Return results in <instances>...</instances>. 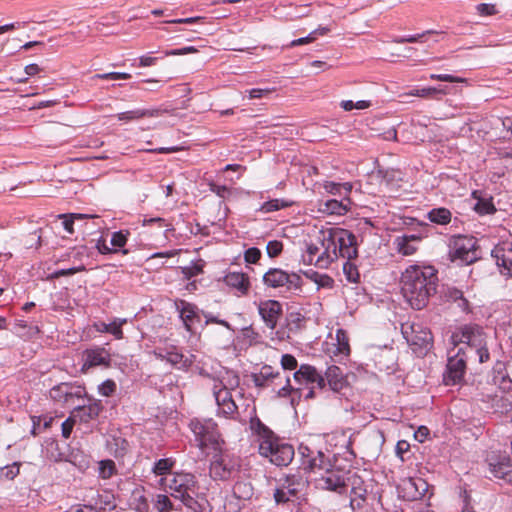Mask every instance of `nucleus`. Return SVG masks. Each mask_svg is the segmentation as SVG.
Segmentation results:
<instances>
[{"label":"nucleus","instance_id":"f257e3e1","mask_svg":"<svg viewBox=\"0 0 512 512\" xmlns=\"http://www.w3.org/2000/svg\"><path fill=\"white\" fill-rule=\"evenodd\" d=\"M401 293L413 309L424 308L437 291L438 271L431 265L413 264L401 274Z\"/></svg>","mask_w":512,"mask_h":512},{"label":"nucleus","instance_id":"f03ea898","mask_svg":"<svg viewBox=\"0 0 512 512\" xmlns=\"http://www.w3.org/2000/svg\"><path fill=\"white\" fill-rule=\"evenodd\" d=\"M302 459V467L309 471H323L324 473L315 480V486L321 490L343 493L347 487L349 472L342 469H334L330 455L321 450H315L308 445L301 444L298 448Z\"/></svg>","mask_w":512,"mask_h":512},{"label":"nucleus","instance_id":"7ed1b4c3","mask_svg":"<svg viewBox=\"0 0 512 512\" xmlns=\"http://www.w3.org/2000/svg\"><path fill=\"white\" fill-rule=\"evenodd\" d=\"M320 254L316 259V267L327 269L339 258L354 260L358 256L356 237L349 230L330 228L320 231Z\"/></svg>","mask_w":512,"mask_h":512},{"label":"nucleus","instance_id":"20e7f679","mask_svg":"<svg viewBox=\"0 0 512 512\" xmlns=\"http://www.w3.org/2000/svg\"><path fill=\"white\" fill-rule=\"evenodd\" d=\"M162 484L172 497L180 500L185 506L192 508L196 503L195 497L198 495L199 486L193 474L174 473L162 479Z\"/></svg>","mask_w":512,"mask_h":512},{"label":"nucleus","instance_id":"39448f33","mask_svg":"<svg viewBox=\"0 0 512 512\" xmlns=\"http://www.w3.org/2000/svg\"><path fill=\"white\" fill-rule=\"evenodd\" d=\"M450 343L464 345L467 354L474 353L477 355L480 363L489 360V351L486 347L484 334L477 326L465 325L459 328L452 333Z\"/></svg>","mask_w":512,"mask_h":512},{"label":"nucleus","instance_id":"423d86ee","mask_svg":"<svg viewBox=\"0 0 512 512\" xmlns=\"http://www.w3.org/2000/svg\"><path fill=\"white\" fill-rule=\"evenodd\" d=\"M189 427L195 437L198 447L201 450L208 447H211L214 450L220 449L223 440L221 439L217 424L213 419L194 418L190 421Z\"/></svg>","mask_w":512,"mask_h":512},{"label":"nucleus","instance_id":"0eeeda50","mask_svg":"<svg viewBox=\"0 0 512 512\" xmlns=\"http://www.w3.org/2000/svg\"><path fill=\"white\" fill-rule=\"evenodd\" d=\"M241 459L228 453L215 455L210 464V476L214 480L228 481L239 476Z\"/></svg>","mask_w":512,"mask_h":512},{"label":"nucleus","instance_id":"6e6552de","mask_svg":"<svg viewBox=\"0 0 512 512\" xmlns=\"http://www.w3.org/2000/svg\"><path fill=\"white\" fill-rule=\"evenodd\" d=\"M453 347L448 350V362L444 381L447 385L459 383L465 374L467 351L462 344H452Z\"/></svg>","mask_w":512,"mask_h":512},{"label":"nucleus","instance_id":"1a4fd4ad","mask_svg":"<svg viewBox=\"0 0 512 512\" xmlns=\"http://www.w3.org/2000/svg\"><path fill=\"white\" fill-rule=\"evenodd\" d=\"M263 283L270 288H284L287 292L298 293L302 288L301 276L297 273H288L280 268H270L263 275Z\"/></svg>","mask_w":512,"mask_h":512},{"label":"nucleus","instance_id":"9d476101","mask_svg":"<svg viewBox=\"0 0 512 512\" xmlns=\"http://www.w3.org/2000/svg\"><path fill=\"white\" fill-rule=\"evenodd\" d=\"M401 332L408 345L414 352H424L432 344V334L421 323L406 322L401 326Z\"/></svg>","mask_w":512,"mask_h":512},{"label":"nucleus","instance_id":"9b49d317","mask_svg":"<svg viewBox=\"0 0 512 512\" xmlns=\"http://www.w3.org/2000/svg\"><path fill=\"white\" fill-rule=\"evenodd\" d=\"M306 481L296 475L287 476L274 492L275 501L280 503L295 502L301 498Z\"/></svg>","mask_w":512,"mask_h":512},{"label":"nucleus","instance_id":"f8f14e48","mask_svg":"<svg viewBox=\"0 0 512 512\" xmlns=\"http://www.w3.org/2000/svg\"><path fill=\"white\" fill-rule=\"evenodd\" d=\"M250 428L259 437L260 455L265 458L273 456L276 452L275 448L280 445L281 440L257 417L251 418Z\"/></svg>","mask_w":512,"mask_h":512},{"label":"nucleus","instance_id":"ddd939ff","mask_svg":"<svg viewBox=\"0 0 512 512\" xmlns=\"http://www.w3.org/2000/svg\"><path fill=\"white\" fill-rule=\"evenodd\" d=\"M449 255L452 261L459 260L466 264L474 262L477 258L475 239L465 236L456 237L450 243Z\"/></svg>","mask_w":512,"mask_h":512},{"label":"nucleus","instance_id":"4468645a","mask_svg":"<svg viewBox=\"0 0 512 512\" xmlns=\"http://www.w3.org/2000/svg\"><path fill=\"white\" fill-rule=\"evenodd\" d=\"M429 485L421 477H407L400 481L397 486L399 497L406 501H417L425 497Z\"/></svg>","mask_w":512,"mask_h":512},{"label":"nucleus","instance_id":"2eb2a0df","mask_svg":"<svg viewBox=\"0 0 512 512\" xmlns=\"http://www.w3.org/2000/svg\"><path fill=\"white\" fill-rule=\"evenodd\" d=\"M87 256H88L87 255V248L85 246L74 247V248L70 249L69 251H67L66 253L61 255L58 261L59 262L70 261V262L73 263V266L69 267L67 269L56 270L52 274V278H59V277H62V276H69V275H73L75 273L84 271L86 268H85V265L83 263V260Z\"/></svg>","mask_w":512,"mask_h":512},{"label":"nucleus","instance_id":"dca6fc26","mask_svg":"<svg viewBox=\"0 0 512 512\" xmlns=\"http://www.w3.org/2000/svg\"><path fill=\"white\" fill-rule=\"evenodd\" d=\"M174 305L185 329L193 333L195 326L201 322L199 308L183 299L175 300Z\"/></svg>","mask_w":512,"mask_h":512},{"label":"nucleus","instance_id":"f3484780","mask_svg":"<svg viewBox=\"0 0 512 512\" xmlns=\"http://www.w3.org/2000/svg\"><path fill=\"white\" fill-rule=\"evenodd\" d=\"M85 390L81 386H75L70 383H60L51 388L49 394L51 399L64 404L73 403L74 398L83 397Z\"/></svg>","mask_w":512,"mask_h":512},{"label":"nucleus","instance_id":"a211bd4d","mask_svg":"<svg viewBox=\"0 0 512 512\" xmlns=\"http://www.w3.org/2000/svg\"><path fill=\"white\" fill-rule=\"evenodd\" d=\"M258 312L265 325L273 330L276 328L278 320L282 315V305L276 300H264L259 303Z\"/></svg>","mask_w":512,"mask_h":512},{"label":"nucleus","instance_id":"6ab92c4d","mask_svg":"<svg viewBox=\"0 0 512 512\" xmlns=\"http://www.w3.org/2000/svg\"><path fill=\"white\" fill-rule=\"evenodd\" d=\"M293 377L300 385H315L321 390L325 388V378L314 366L308 364L301 365Z\"/></svg>","mask_w":512,"mask_h":512},{"label":"nucleus","instance_id":"aec40b11","mask_svg":"<svg viewBox=\"0 0 512 512\" xmlns=\"http://www.w3.org/2000/svg\"><path fill=\"white\" fill-rule=\"evenodd\" d=\"M491 254L499 267L508 273L512 272V241L507 240L498 243Z\"/></svg>","mask_w":512,"mask_h":512},{"label":"nucleus","instance_id":"412c9836","mask_svg":"<svg viewBox=\"0 0 512 512\" xmlns=\"http://www.w3.org/2000/svg\"><path fill=\"white\" fill-rule=\"evenodd\" d=\"M325 382L327 381L330 389L334 392L340 393L348 387V381L338 366H330L325 372Z\"/></svg>","mask_w":512,"mask_h":512},{"label":"nucleus","instance_id":"4be33fe9","mask_svg":"<svg viewBox=\"0 0 512 512\" xmlns=\"http://www.w3.org/2000/svg\"><path fill=\"white\" fill-rule=\"evenodd\" d=\"M84 357L83 369L96 366H108L111 361L109 352L100 347L86 350Z\"/></svg>","mask_w":512,"mask_h":512},{"label":"nucleus","instance_id":"5701e85b","mask_svg":"<svg viewBox=\"0 0 512 512\" xmlns=\"http://www.w3.org/2000/svg\"><path fill=\"white\" fill-rule=\"evenodd\" d=\"M489 469L496 478H505L512 473V461L507 455H499L489 460Z\"/></svg>","mask_w":512,"mask_h":512},{"label":"nucleus","instance_id":"b1692460","mask_svg":"<svg viewBox=\"0 0 512 512\" xmlns=\"http://www.w3.org/2000/svg\"><path fill=\"white\" fill-rule=\"evenodd\" d=\"M351 207V200L347 196H343L341 200L330 199L320 206V211L330 215H344Z\"/></svg>","mask_w":512,"mask_h":512},{"label":"nucleus","instance_id":"393cba45","mask_svg":"<svg viewBox=\"0 0 512 512\" xmlns=\"http://www.w3.org/2000/svg\"><path fill=\"white\" fill-rule=\"evenodd\" d=\"M276 452L269 458L270 462L276 466H287L294 457V448L288 443L281 441L279 446H276Z\"/></svg>","mask_w":512,"mask_h":512},{"label":"nucleus","instance_id":"a878e982","mask_svg":"<svg viewBox=\"0 0 512 512\" xmlns=\"http://www.w3.org/2000/svg\"><path fill=\"white\" fill-rule=\"evenodd\" d=\"M420 241V237L417 235H403L395 239V245L397 251L403 256L413 255L417 250V243Z\"/></svg>","mask_w":512,"mask_h":512},{"label":"nucleus","instance_id":"bb28decb","mask_svg":"<svg viewBox=\"0 0 512 512\" xmlns=\"http://www.w3.org/2000/svg\"><path fill=\"white\" fill-rule=\"evenodd\" d=\"M101 410V404L99 402H93L88 405L76 407L72 412V416L73 418H79L82 422H88L98 417Z\"/></svg>","mask_w":512,"mask_h":512},{"label":"nucleus","instance_id":"cd10ccee","mask_svg":"<svg viewBox=\"0 0 512 512\" xmlns=\"http://www.w3.org/2000/svg\"><path fill=\"white\" fill-rule=\"evenodd\" d=\"M159 356L179 369H187L193 363V359L184 357L175 347L165 350L164 354L159 353Z\"/></svg>","mask_w":512,"mask_h":512},{"label":"nucleus","instance_id":"c85d7f7f","mask_svg":"<svg viewBox=\"0 0 512 512\" xmlns=\"http://www.w3.org/2000/svg\"><path fill=\"white\" fill-rule=\"evenodd\" d=\"M225 283L232 288H235L241 294H246L249 290V278L242 272H230L224 278Z\"/></svg>","mask_w":512,"mask_h":512},{"label":"nucleus","instance_id":"c756f323","mask_svg":"<svg viewBox=\"0 0 512 512\" xmlns=\"http://www.w3.org/2000/svg\"><path fill=\"white\" fill-rule=\"evenodd\" d=\"M472 197L476 200L474 210L480 215L493 214L496 208L493 204L492 197L483 195L481 191H473Z\"/></svg>","mask_w":512,"mask_h":512},{"label":"nucleus","instance_id":"7c9ffc66","mask_svg":"<svg viewBox=\"0 0 512 512\" xmlns=\"http://www.w3.org/2000/svg\"><path fill=\"white\" fill-rule=\"evenodd\" d=\"M162 113V110L159 108L153 109H135L131 111L121 112L117 114V118L119 121H133L138 120L145 117H158Z\"/></svg>","mask_w":512,"mask_h":512},{"label":"nucleus","instance_id":"2f4dec72","mask_svg":"<svg viewBox=\"0 0 512 512\" xmlns=\"http://www.w3.org/2000/svg\"><path fill=\"white\" fill-rule=\"evenodd\" d=\"M279 376V372H274L271 366H263L258 373L252 375V381L257 387H266L269 382Z\"/></svg>","mask_w":512,"mask_h":512},{"label":"nucleus","instance_id":"473e14b6","mask_svg":"<svg viewBox=\"0 0 512 512\" xmlns=\"http://www.w3.org/2000/svg\"><path fill=\"white\" fill-rule=\"evenodd\" d=\"M426 217L431 223L443 226L451 222L452 213L445 207H438L428 211Z\"/></svg>","mask_w":512,"mask_h":512},{"label":"nucleus","instance_id":"72a5a7b5","mask_svg":"<svg viewBox=\"0 0 512 512\" xmlns=\"http://www.w3.org/2000/svg\"><path fill=\"white\" fill-rule=\"evenodd\" d=\"M445 297L448 301L454 302L464 312H469V301L464 296L463 291L455 287H447L445 290Z\"/></svg>","mask_w":512,"mask_h":512},{"label":"nucleus","instance_id":"f704fd0d","mask_svg":"<svg viewBox=\"0 0 512 512\" xmlns=\"http://www.w3.org/2000/svg\"><path fill=\"white\" fill-rule=\"evenodd\" d=\"M307 279L311 280L317 285V289H331L334 286V280L327 274H321L314 270H308L304 272Z\"/></svg>","mask_w":512,"mask_h":512},{"label":"nucleus","instance_id":"c9c22d12","mask_svg":"<svg viewBox=\"0 0 512 512\" xmlns=\"http://www.w3.org/2000/svg\"><path fill=\"white\" fill-rule=\"evenodd\" d=\"M58 218L62 220L61 224H62L64 230L69 234H73L74 233L73 225L76 220L92 219V218H97V216L91 215V214L71 213V214L58 215Z\"/></svg>","mask_w":512,"mask_h":512},{"label":"nucleus","instance_id":"e433bc0d","mask_svg":"<svg viewBox=\"0 0 512 512\" xmlns=\"http://www.w3.org/2000/svg\"><path fill=\"white\" fill-rule=\"evenodd\" d=\"M212 390L218 408L233 399L230 390L220 381L214 382Z\"/></svg>","mask_w":512,"mask_h":512},{"label":"nucleus","instance_id":"4c0bfd02","mask_svg":"<svg viewBox=\"0 0 512 512\" xmlns=\"http://www.w3.org/2000/svg\"><path fill=\"white\" fill-rule=\"evenodd\" d=\"M336 356L348 357L350 354L349 338L345 330L338 329L336 331Z\"/></svg>","mask_w":512,"mask_h":512},{"label":"nucleus","instance_id":"58836bf2","mask_svg":"<svg viewBox=\"0 0 512 512\" xmlns=\"http://www.w3.org/2000/svg\"><path fill=\"white\" fill-rule=\"evenodd\" d=\"M325 441L329 445H334L335 447L340 446L347 450L351 448V439L346 435L345 432H334L325 435Z\"/></svg>","mask_w":512,"mask_h":512},{"label":"nucleus","instance_id":"ea45409f","mask_svg":"<svg viewBox=\"0 0 512 512\" xmlns=\"http://www.w3.org/2000/svg\"><path fill=\"white\" fill-rule=\"evenodd\" d=\"M292 205H294V201L289 199H272L264 202L259 210L263 213H271L280 209L291 207Z\"/></svg>","mask_w":512,"mask_h":512},{"label":"nucleus","instance_id":"a19ab883","mask_svg":"<svg viewBox=\"0 0 512 512\" xmlns=\"http://www.w3.org/2000/svg\"><path fill=\"white\" fill-rule=\"evenodd\" d=\"M232 491L233 495L239 500H249L254 494L251 483L245 481H237Z\"/></svg>","mask_w":512,"mask_h":512},{"label":"nucleus","instance_id":"79ce46f5","mask_svg":"<svg viewBox=\"0 0 512 512\" xmlns=\"http://www.w3.org/2000/svg\"><path fill=\"white\" fill-rule=\"evenodd\" d=\"M323 187L327 193L339 196H347L352 190V185L348 182L341 184L332 181H326L323 184Z\"/></svg>","mask_w":512,"mask_h":512},{"label":"nucleus","instance_id":"37998d69","mask_svg":"<svg viewBox=\"0 0 512 512\" xmlns=\"http://www.w3.org/2000/svg\"><path fill=\"white\" fill-rule=\"evenodd\" d=\"M320 247L317 244L309 243L306 244V249L302 253V261L306 265H315L317 256L320 254Z\"/></svg>","mask_w":512,"mask_h":512},{"label":"nucleus","instance_id":"c03bdc74","mask_svg":"<svg viewBox=\"0 0 512 512\" xmlns=\"http://www.w3.org/2000/svg\"><path fill=\"white\" fill-rule=\"evenodd\" d=\"M117 472L116 465L113 460H101L98 463V474L102 479H109Z\"/></svg>","mask_w":512,"mask_h":512},{"label":"nucleus","instance_id":"a18cd8bd","mask_svg":"<svg viewBox=\"0 0 512 512\" xmlns=\"http://www.w3.org/2000/svg\"><path fill=\"white\" fill-rule=\"evenodd\" d=\"M175 461L172 458H162L155 462L152 471L155 475L163 476L171 471Z\"/></svg>","mask_w":512,"mask_h":512},{"label":"nucleus","instance_id":"49530a36","mask_svg":"<svg viewBox=\"0 0 512 512\" xmlns=\"http://www.w3.org/2000/svg\"><path fill=\"white\" fill-rule=\"evenodd\" d=\"M217 415L228 419H236L238 415V407L232 399L230 402L222 405L217 409Z\"/></svg>","mask_w":512,"mask_h":512},{"label":"nucleus","instance_id":"de8ad7c7","mask_svg":"<svg viewBox=\"0 0 512 512\" xmlns=\"http://www.w3.org/2000/svg\"><path fill=\"white\" fill-rule=\"evenodd\" d=\"M343 272L349 282H359L360 275L357 266L352 262V260L346 259V262L343 264Z\"/></svg>","mask_w":512,"mask_h":512},{"label":"nucleus","instance_id":"09e8293b","mask_svg":"<svg viewBox=\"0 0 512 512\" xmlns=\"http://www.w3.org/2000/svg\"><path fill=\"white\" fill-rule=\"evenodd\" d=\"M128 446V442L121 437H114L109 443V447L116 457L123 456L127 452Z\"/></svg>","mask_w":512,"mask_h":512},{"label":"nucleus","instance_id":"8fccbe9b","mask_svg":"<svg viewBox=\"0 0 512 512\" xmlns=\"http://www.w3.org/2000/svg\"><path fill=\"white\" fill-rule=\"evenodd\" d=\"M438 93L445 94V90L441 87H425L421 89H414L411 92H409L408 95L417 96L421 98H428Z\"/></svg>","mask_w":512,"mask_h":512},{"label":"nucleus","instance_id":"3c124183","mask_svg":"<svg viewBox=\"0 0 512 512\" xmlns=\"http://www.w3.org/2000/svg\"><path fill=\"white\" fill-rule=\"evenodd\" d=\"M20 462H14L10 465H6L0 469V477L7 479V480H13L15 477H17L20 473Z\"/></svg>","mask_w":512,"mask_h":512},{"label":"nucleus","instance_id":"603ef678","mask_svg":"<svg viewBox=\"0 0 512 512\" xmlns=\"http://www.w3.org/2000/svg\"><path fill=\"white\" fill-rule=\"evenodd\" d=\"M126 323L127 319L125 318H115L111 323H108V333L112 334L116 339H122V326Z\"/></svg>","mask_w":512,"mask_h":512},{"label":"nucleus","instance_id":"864d4df0","mask_svg":"<svg viewBox=\"0 0 512 512\" xmlns=\"http://www.w3.org/2000/svg\"><path fill=\"white\" fill-rule=\"evenodd\" d=\"M154 506L159 512H169L173 510V504L170 498L164 494H158L155 497Z\"/></svg>","mask_w":512,"mask_h":512},{"label":"nucleus","instance_id":"5fc2aeb1","mask_svg":"<svg viewBox=\"0 0 512 512\" xmlns=\"http://www.w3.org/2000/svg\"><path fill=\"white\" fill-rule=\"evenodd\" d=\"M340 106L345 111H351L353 109L364 110L371 106V102L367 100H359L357 102H353L352 100H343L341 101Z\"/></svg>","mask_w":512,"mask_h":512},{"label":"nucleus","instance_id":"6e6d98bb","mask_svg":"<svg viewBox=\"0 0 512 512\" xmlns=\"http://www.w3.org/2000/svg\"><path fill=\"white\" fill-rule=\"evenodd\" d=\"M129 234V231L123 230L114 232L111 236V245L115 247V249L124 247L127 243Z\"/></svg>","mask_w":512,"mask_h":512},{"label":"nucleus","instance_id":"4d7b16f0","mask_svg":"<svg viewBox=\"0 0 512 512\" xmlns=\"http://www.w3.org/2000/svg\"><path fill=\"white\" fill-rule=\"evenodd\" d=\"M93 78L103 79V80H108V79L126 80V79L131 78V74L126 73V72H109V73H103V74H96L93 76Z\"/></svg>","mask_w":512,"mask_h":512},{"label":"nucleus","instance_id":"13d9d810","mask_svg":"<svg viewBox=\"0 0 512 512\" xmlns=\"http://www.w3.org/2000/svg\"><path fill=\"white\" fill-rule=\"evenodd\" d=\"M116 391V383L113 380H106L98 386V392L105 397L111 396Z\"/></svg>","mask_w":512,"mask_h":512},{"label":"nucleus","instance_id":"bf43d9fd","mask_svg":"<svg viewBox=\"0 0 512 512\" xmlns=\"http://www.w3.org/2000/svg\"><path fill=\"white\" fill-rule=\"evenodd\" d=\"M283 249V244L280 241H269L266 246V251L269 257H277Z\"/></svg>","mask_w":512,"mask_h":512},{"label":"nucleus","instance_id":"052dcab7","mask_svg":"<svg viewBox=\"0 0 512 512\" xmlns=\"http://www.w3.org/2000/svg\"><path fill=\"white\" fill-rule=\"evenodd\" d=\"M429 77L431 80L445 81L451 83H463L466 81V79L464 78L453 76L450 74H431Z\"/></svg>","mask_w":512,"mask_h":512},{"label":"nucleus","instance_id":"680f3d73","mask_svg":"<svg viewBox=\"0 0 512 512\" xmlns=\"http://www.w3.org/2000/svg\"><path fill=\"white\" fill-rule=\"evenodd\" d=\"M297 360L291 354H284L281 357V366L285 370H294L297 368Z\"/></svg>","mask_w":512,"mask_h":512},{"label":"nucleus","instance_id":"e2e57ef3","mask_svg":"<svg viewBox=\"0 0 512 512\" xmlns=\"http://www.w3.org/2000/svg\"><path fill=\"white\" fill-rule=\"evenodd\" d=\"M261 257V252L258 248L251 247L245 251L244 259L247 263L254 264Z\"/></svg>","mask_w":512,"mask_h":512},{"label":"nucleus","instance_id":"0e129e2a","mask_svg":"<svg viewBox=\"0 0 512 512\" xmlns=\"http://www.w3.org/2000/svg\"><path fill=\"white\" fill-rule=\"evenodd\" d=\"M477 12L482 16H491L496 14V8L493 4L481 3L476 6Z\"/></svg>","mask_w":512,"mask_h":512},{"label":"nucleus","instance_id":"69168bd1","mask_svg":"<svg viewBox=\"0 0 512 512\" xmlns=\"http://www.w3.org/2000/svg\"><path fill=\"white\" fill-rule=\"evenodd\" d=\"M75 419L76 418H73V416L71 415V417H69L62 423V436L64 438L68 439L70 437L75 423Z\"/></svg>","mask_w":512,"mask_h":512},{"label":"nucleus","instance_id":"338daca9","mask_svg":"<svg viewBox=\"0 0 512 512\" xmlns=\"http://www.w3.org/2000/svg\"><path fill=\"white\" fill-rule=\"evenodd\" d=\"M273 91H274V89H271V88H265V89L254 88V89L249 90L248 93H249L250 99H258V98H262L264 96L269 95Z\"/></svg>","mask_w":512,"mask_h":512},{"label":"nucleus","instance_id":"774afa93","mask_svg":"<svg viewBox=\"0 0 512 512\" xmlns=\"http://www.w3.org/2000/svg\"><path fill=\"white\" fill-rule=\"evenodd\" d=\"M315 40L316 39H315L313 33L310 32L305 37H301V38H298V39H295V40L291 41L290 44H289V47H295V46L309 44V43H311V42H313Z\"/></svg>","mask_w":512,"mask_h":512}]
</instances>
